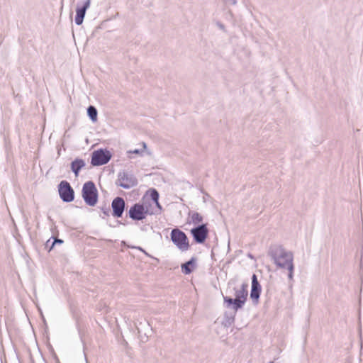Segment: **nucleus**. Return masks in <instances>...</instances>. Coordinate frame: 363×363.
Wrapping results in <instances>:
<instances>
[{"mask_svg":"<svg viewBox=\"0 0 363 363\" xmlns=\"http://www.w3.org/2000/svg\"><path fill=\"white\" fill-rule=\"evenodd\" d=\"M138 249L141 250V251H143V252H144L145 254H147L140 247H138Z\"/></svg>","mask_w":363,"mask_h":363,"instance_id":"nucleus-25","label":"nucleus"},{"mask_svg":"<svg viewBox=\"0 0 363 363\" xmlns=\"http://www.w3.org/2000/svg\"><path fill=\"white\" fill-rule=\"evenodd\" d=\"M85 162L82 159L77 158L71 162V169L75 177L79 176V171L84 167Z\"/></svg>","mask_w":363,"mask_h":363,"instance_id":"nucleus-14","label":"nucleus"},{"mask_svg":"<svg viewBox=\"0 0 363 363\" xmlns=\"http://www.w3.org/2000/svg\"><path fill=\"white\" fill-rule=\"evenodd\" d=\"M191 234L196 243L202 244L206 240L208 235V229L206 224H201L191 230Z\"/></svg>","mask_w":363,"mask_h":363,"instance_id":"nucleus-9","label":"nucleus"},{"mask_svg":"<svg viewBox=\"0 0 363 363\" xmlns=\"http://www.w3.org/2000/svg\"><path fill=\"white\" fill-rule=\"evenodd\" d=\"M111 158V155L106 150L99 149L93 152L91 164L93 166H101L107 164Z\"/></svg>","mask_w":363,"mask_h":363,"instance_id":"nucleus-7","label":"nucleus"},{"mask_svg":"<svg viewBox=\"0 0 363 363\" xmlns=\"http://www.w3.org/2000/svg\"><path fill=\"white\" fill-rule=\"evenodd\" d=\"M155 203L158 209V211H160L162 210V206L159 203V200H157V203Z\"/></svg>","mask_w":363,"mask_h":363,"instance_id":"nucleus-21","label":"nucleus"},{"mask_svg":"<svg viewBox=\"0 0 363 363\" xmlns=\"http://www.w3.org/2000/svg\"><path fill=\"white\" fill-rule=\"evenodd\" d=\"M159 196H160L158 191L155 189H152L150 191V198L154 203H157V200H159Z\"/></svg>","mask_w":363,"mask_h":363,"instance_id":"nucleus-17","label":"nucleus"},{"mask_svg":"<svg viewBox=\"0 0 363 363\" xmlns=\"http://www.w3.org/2000/svg\"><path fill=\"white\" fill-rule=\"evenodd\" d=\"M247 286V284H242L240 289L235 288L234 289L235 292L234 298L229 296L223 297L226 307L231 308L234 310L233 313H230V315H228L227 313L225 314L226 321L229 325L234 322L236 312L243 307L247 300L248 296Z\"/></svg>","mask_w":363,"mask_h":363,"instance_id":"nucleus-2","label":"nucleus"},{"mask_svg":"<svg viewBox=\"0 0 363 363\" xmlns=\"http://www.w3.org/2000/svg\"><path fill=\"white\" fill-rule=\"evenodd\" d=\"M91 0H86L82 7L76 9L75 23L78 26L81 25L83 22L84 18L86 14V10L90 6Z\"/></svg>","mask_w":363,"mask_h":363,"instance_id":"nucleus-12","label":"nucleus"},{"mask_svg":"<svg viewBox=\"0 0 363 363\" xmlns=\"http://www.w3.org/2000/svg\"><path fill=\"white\" fill-rule=\"evenodd\" d=\"M228 1L233 5H235L237 4V0H228Z\"/></svg>","mask_w":363,"mask_h":363,"instance_id":"nucleus-23","label":"nucleus"},{"mask_svg":"<svg viewBox=\"0 0 363 363\" xmlns=\"http://www.w3.org/2000/svg\"><path fill=\"white\" fill-rule=\"evenodd\" d=\"M268 255L278 267L287 269L289 270V279H293L294 269L293 253L286 250L281 245H273L270 246Z\"/></svg>","mask_w":363,"mask_h":363,"instance_id":"nucleus-1","label":"nucleus"},{"mask_svg":"<svg viewBox=\"0 0 363 363\" xmlns=\"http://www.w3.org/2000/svg\"><path fill=\"white\" fill-rule=\"evenodd\" d=\"M171 240L182 251H186L189 248V239L186 235L178 228L171 231Z\"/></svg>","mask_w":363,"mask_h":363,"instance_id":"nucleus-5","label":"nucleus"},{"mask_svg":"<svg viewBox=\"0 0 363 363\" xmlns=\"http://www.w3.org/2000/svg\"><path fill=\"white\" fill-rule=\"evenodd\" d=\"M82 198L84 202L90 206H94L98 201V191L92 181L86 182L82 187Z\"/></svg>","mask_w":363,"mask_h":363,"instance_id":"nucleus-3","label":"nucleus"},{"mask_svg":"<svg viewBox=\"0 0 363 363\" xmlns=\"http://www.w3.org/2000/svg\"><path fill=\"white\" fill-rule=\"evenodd\" d=\"M196 260L195 257H192L190 260L182 264V271L185 274H191L196 268Z\"/></svg>","mask_w":363,"mask_h":363,"instance_id":"nucleus-13","label":"nucleus"},{"mask_svg":"<svg viewBox=\"0 0 363 363\" xmlns=\"http://www.w3.org/2000/svg\"><path fill=\"white\" fill-rule=\"evenodd\" d=\"M157 213V211L150 212L146 204L136 203L133 204L128 211L129 217L133 220H143L147 214Z\"/></svg>","mask_w":363,"mask_h":363,"instance_id":"nucleus-6","label":"nucleus"},{"mask_svg":"<svg viewBox=\"0 0 363 363\" xmlns=\"http://www.w3.org/2000/svg\"><path fill=\"white\" fill-rule=\"evenodd\" d=\"M58 191L60 199L66 203L72 201L74 199V191L69 183L62 181L58 185Z\"/></svg>","mask_w":363,"mask_h":363,"instance_id":"nucleus-8","label":"nucleus"},{"mask_svg":"<svg viewBox=\"0 0 363 363\" xmlns=\"http://www.w3.org/2000/svg\"><path fill=\"white\" fill-rule=\"evenodd\" d=\"M62 243H63V240H62L59 239V238H54V240L51 242L49 251H50L53 248L55 245H56V244H62Z\"/></svg>","mask_w":363,"mask_h":363,"instance_id":"nucleus-18","label":"nucleus"},{"mask_svg":"<svg viewBox=\"0 0 363 363\" xmlns=\"http://www.w3.org/2000/svg\"><path fill=\"white\" fill-rule=\"evenodd\" d=\"M116 184L123 189H129L137 186L138 179L132 172L122 170L118 174Z\"/></svg>","mask_w":363,"mask_h":363,"instance_id":"nucleus-4","label":"nucleus"},{"mask_svg":"<svg viewBox=\"0 0 363 363\" xmlns=\"http://www.w3.org/2000/svg\"><path fill=\"white\" fill-rule=\"evenodd\" d=\"M261 294V286L257 281L256 274L252 277V288L250 291V298L255 304H257Z\"/></svg>","mask_w":363,"mask_h":363,"instance_id":"nucleus-11","label":"nucleus"},{"mask_svg":"<svg viewBox=\"0 0 363 363\" xmlns=\"http://www.w3.org/2000/svg\"><path fill=\"white\" fill-rule=\"evenodd\" d=\"M143 150L140 149H135L133 150H128V154H137V155H141L143 153Z\"/></svg>","mask_w":363,"mask_h":363,"instance_id":"nucleus-19","label":"nucleus"},{"mask_svg":"<svg viewBox=\"0 0 363 363\" xmlns=\"http://www.w3.org/2000/svg\"><path fill=\"white\" fill-rule=\"evenodd\" d=\"M87 114L89 117V118L93 121L96 122L97 121V115L98 112L95 106H89L87 108Z\"/></svg>","mask_w":363,"mask_h":363,"instance_id":"nucleus-15","label":"nucleus"},{"mask_svg":"<svg viewBox=\"0 0 363 363\" xmlns=\"http://www.w3.org/2000/svg\"><path fill=\"white\" fill-rule=\"evenodd\" d=\"M108 213H109V209L108 208H106L104 210V213L106 216H108Z\"/></svg>","mask_w":363,"mask_h":363,"instance_id":"nucleus-24","label":"nucleus"},{"mask_svg":"<svg viewBox=\"0 0 363 363\" xmlns=\"http://www.w3.org/2000/svg\"><path fill=\"white\" fill-rule=\"evenodd\" d=\"M191 221L194 224H198L203 221V217L200 215V213L197 212H194L191 216Z\"/></svg>","mask_w":363,"mask_h":363,"instance_id":"nucleus-16","label":"nucleus"},{"mask_svg":"<svg viewBox=\"0 0 363 363\" xmlns=\"http://www.w3.org/2000/svg\"><path fill=\"white\" fill-rule=\"evenodd\" d=\"M269 363H274V362H270Z\"/></svg>","mask_w":363,"mask_h":363,"instance_id":"nucleus-27","label":"nucleus"},{"mask_svg":"<svg viewBox=\"0 0 363 363\" xmlns=\"http://www.w3.org/2000/svg\"><path fill=\"white\" fill-rule=\"evenodd\" d=\"M51 242H52L50 241V239H49V240L46 242V243H45V247L50 249V247Z\"/></svg>","mask_w":363,"mask_h":363,"instance_id":"nucleus-22","label":"nucleus"},{"mask_svg":"<svg viewBox=\"0 0 363 363\" xmlns=\"http://www.w3.org/2000/svg\"><path fill=\"white\" fill-rule=\"evenodd\" d=\"M143 148L145 149L146 148V144L145 143H143Z\"/></svg>","mask_w":363,"mask_h":363,"instance_id":"nucleus-26","label":"nucleus"},{"mask_svg":"<svg viewBox=\"0 0 363 363\" xmlns=\"http://www.w3.org/2000/svg\"><path fill=\"white\" fill-rule=\"evenodd\" d=\"M216 25L220 29L225 30V26L222 23L217 22Z\"/></svg>","mask_w":363,"mask_h":363,"instance_id":"nucleus-20","label":"nucleus"},{"mask_svg":"<svg viewBox=\"0 0 363 363\" xmlns=\"http://www.w3.org/2000/svg\"><path fill=\"white\" fill-rule=\"evenodd\" d=\"M125 203L122 197L115 198L111 203L112 215L116 218H121L125 210Z\"/></svg>","mask_w":363,"mask_h":363,"instance_id":"nucleus-10","label":"nucleus"}]
</instances>
